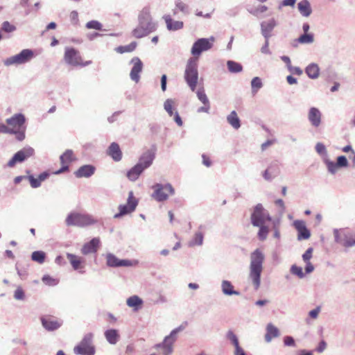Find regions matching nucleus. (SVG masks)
I'll return each instance as SVG.
<instances>
[{
    "mask_svg": "<svg viewBox=\"0 0 355 355\" xmlns=\"http://www.w3.org/2000/svg\"><path fill=\"white\" fill-rule=\"evenodd\" d=\"M299 12L303 17H308L312 12L311 4L308 0H302L297 3Z\"/></svg>",
    "mask_w": 355,
    "mask_h": 355,
    "instance_id": "nucleus-35",
    "label": "nucleus"
},
{
    "mask_svg": "<svg viewBox=\"0 0 355 355\" xmlns=\"http://www.w3.org/2000/svg\"><path fill=\"white\" fill-rule=\"evenodd\" d=\"M227 65L228 70L231 73H239L241 72L243 69V67L241 64L232 60L227 61Z\"/></svg>",
    "mask_w": 355,
    "mask_h": 355,
    "instance_id": "nucleus-45",
    "label": "nucleus"
},
{
    "mask_svg": "<svg viewBox=\"0 0 355 355\" xmlns=\"http://www.w3.org/2000/svg\"><path fill=\"white\" fill-rule=\"evenodd\" d=\"M42 282L47 286H56L59 280L56 278L52 277L49 275H44L42 278Z\"/></svg>",
    "mask_w": 355,
    "mask_h": 355,
    "instance_id": "nucleus-49",
    "label": "nucleus"
},
{
    "mask_svg": "<svg viewBox=\"0 0 355 355\" xmlns=\"http://www.w3.org/2000/svg\"><path fill=\"white\" fill-rule=\"evenodd\" d=\"M221 291L223 295L227 296L240 295V292L234 290V287L229 280H223L221 282Z\"/></svg>",
    "mask_w": 355,
    "mask_h": 355,
    "instance_id": "nucleus-30",
    "label": "nucleus"
},
{
    "mask_svg": "<svg viewBox=\"0 0 355 355\" xmlns=\"http://www.w3.org/2000/svg\"><path fill=\"white\" fill-rule=\"evenodd\" d=\"M67 257L73 270H78L85 268V260L83 258L71 253H67Z\"/></svg>",
    "mask_w": 355,
    "mask_h": 355,
    "instance_id": "nucleus-28",
    "label": "nucleus"
},
{
    "mask_svg": "<svg viewBox=\"0 0 355 355\" xmlns=\"http://www.w3.org/2000/svg\"><path fill=\"white\" fill-rule=\"evenodd\" d=\"M154 192L152 197L158 202H163L168 199L169 195H173L175 190L169 183L164 185L156 184L153 187Z\"/></svg>",
    "mask_w": 355,
    "mask_h": 355,
    "instance_id": "nucleus-14",
    "label": "nucleus"
},
{
    "mask_svg": "<svg viewBox=\"0 0 355 355\" xmlns=\"http://www.w3.org/2000/svg\"><path fill=\"white\" fill-rule=\"evenodd\" d=\"M42 324L47 331H54L60 328L62 324V321L52 318H42Z\"/></svg>",
    "mask_w": 355,
    "mask_h": 355,
    "instance_id": "nucleus-29",
    "label": "nucleus"
},
{
    "mask_svg": "<svg viewBox=\"0 0 355 355\" xmlns=\"http://www.w3.org/2000/svg\"><path fill=\"white\" fill-rule=\"evenodd\" d=\"M204 105L199 107L197 110L198 113L205 112V113H209L210 110V103H206L203 104Z\"/></svg>",
    "mask_w": 355,
    "mask_h": 355,
    "instance_id": "nucleus-62",
    "label": "nucleus"
},
{
    "mask_svg": "<svg viewBox=\"0 0 355 355\" xmlns=\"http://www.w3.org/2000/svg\"><path fill=\"white\" fill-rule=\"evenodd\" d=\"M35 58L34 51L30 49H24L19 53L6 58L3 63L6 66L21 65L31 62Z\"/></svg>",
    "mask_w": 355,
    "mask_h": 355,
    "instance_id": "nucleus-8",
    "label": "nucleus"
},
{
    "mask_svg": "<svg viewBox=\"0 0 355 355\" xmlns=\"http://www.w3.org/2000/svg\"><path fill=\"white\" fill-rule=\"evenodd\" d=\"M314 42L313 33H303L293 42V46L296 47L300 44H311Z\"/></svg>",
    "mask_w": 355,
    "mask_h": 355,
    "instance_id": "nucleus-32",
    "label": "nucleus"
},
{
    "mask_svg": "<svg viewBox=\"0 0 355 355\" xmlns=\"http://www.w3.org/2000/svg\"><path fill=\"white\" fill-rule=\"evenodd\" d=\"M105 257L106 264L109 267H130L138 264V261L137 260L119 259L112 253H107Z\"/></svg>",
    "mask_w": 355,
    "mask_h": 355,
    "instance_id": "nucleus-16",
    "label": "nucleus"
},
{
    "mask_svg": "<svg viewBox=\"0 0 355 355\" xmlns=\"http://www.w3.org/2000/svg\"><path fill=\"white\" fill-rule=\"evenodd\" d=\"M214 42L215 38L212 36L209 38L198 39L191 47V53L198 59L202 52L207 51L213 47Z\"/></svg>",
    "mask_w": 355,
    "mask_h": 355,
    "instance_id": "nucleus-12",
    "label": "nucleus"
},
{
    "mask_svg": "<svg viewBox=\"0 0 355 355\" xmlns=\"http://www.w3.org/2000/svg\"><path fill=\"white\" fill-rule=\"evenodd\" d=\"M313 249L312 248H309L306 252L302 254V259L304 263L311 262L310 260L313 256Z\"/></svg>",
    "mask_w": 355,
    "mask_h": 355,
    "instance_id": "nucleus-56",
    "label": "nucleus"
},
{
    "mask_svg": "<svg viewBox=\"0 0 355 355\" xmlns=\"http://www.w3.org/2000/svg\"><path fill=\"white\" fill-rule=\"evenodd\" d=\"M290 272L292 275L297 276L300 279L305 277V273L303 272L302 268L295 264L291 266Z\"/></svg>",
    "mask_w": 355,
    "mask_h": 355,
    "instance_id": "nucleus-47",
    "label": "nucleus"
},
{
    "mask_svg": "<svg viewBox=\"0 0 355 355\" xmlns=\"http://www.w3.org/2000/svg\"><path fill=\"white\" fill-rule=\"evenodd\" d=\"M99 244L100 239L98 238H94L89 242L83 245L81 248V253L85 255L95 253L97 251Z\"/></svg>",
    "mask_w": 355,
    "mask_h": 355,
    "instance_id": "nucleus-23",
    "label": "nucleus"
},
{
    "mask_svg": "<svg viewBox=\"0 0 355 355\" xmlns=\"http://www.w3.org/2000/svg\"><path fill=\"white\" fill-rule=\"evenodd\" d=\"M24 297H25L24 292L22 290V288L20 287L17 288L15 290V293H14L15 299H16L17 300H23L24 299Z\"/></svg>",
    "mask_w": 355,
    "mask_h": 355,
    "instance_id": "nucleus-58",
    "label": "nucleus"
},
{
    "mask_svg": "<svg viewBox=\"0 0 355 355\" xmlns=\"http://www.w3.org/2000/svg\"><path fill=\"white\" fill-rule=\"evenodd\" d=\"M46 254L43 251H35L31 254V259L33 261H36L39 263H43L45 261Z\"/></svg>",
    "mask_w": 355,
    "mask_h": 355,
    "instance_id": "nucleus-46",
    "label": "nucleus"
},
{
    "mask_svg": "<svg viewBox=\"0 0 355 355\" xmlns=\"http://www.w3.org/2000/svg\"><path fill=\"white\" fill-rule=\"evenodd\" d=\"M322 114L319 109L311 107L308 112V119L312 126L318 128L321 124Z\"/></svg>",
    "mask_w": 355,
    "mask_h": 355,
    "instance_id": "nucleus-21",
    "label": "nucleus"
},
{
    "mask_svg": "<svg viewBox=\"0 0 355 355\" xmlns=\"http://www.w3.org/2000/svg\"><path fill=\"white\" fill-rule=\"evenodd\" d=\"M62 165H68L75 159L73 153L71 150H67L60 157Z\"/></svg>",
    "mask_w": 355,
    "mask_h": 355,
    "instance_id": "nucleus-42",
    "label": "nucleus"
},
{
    "mask_svg": "<svg viewBox=\"0 0 355 355\" xmlns=\"http://www.w3.org/2000/svg\"><path fill=\"white\" fill-rule=\"evenodd\" d=\"M205 230V225H199L198 230L194 233V234L191 236V238L189 241L188 246L190 248H193L196 246L202 245L203 241H204Z\"/></svg>",
    "mask_w": 355,
    "mask_h": 355,
    "instance_id": "nucleus-19",
    "label": "nucleus"
},
{
    "mask_svg": "<svg viewBox=\"0 0 355 355\" xmlns=\"http://www.w3.org/2000/svg\"><path fill=\"white\" fill-rule=\"evenodd\" d=\"M154 159L155 152L153 150H148L141 156L137 164L142 166L145 170L152 164Z\"/></svg>",
    "mask_w": 355,
    "mask_h": 355,
    "instance_id": "nucleus-25",
    "label": "nucleus"
},
{
    "mask_svg": "<svg viewBox=\"0 0 355 355\" xmlns=\"http://www.w3.org/2000/svg\"><path fill=\"white\" fill-rule=\"evenodd\" d=\"M98 220L93 216L87 214L71 212L66 218L65 223L67 226H77L85 227L97 223Z\"/></svg>",
    "mask_w": 355,
    "mask_h": 355,
    "instance_id": "nucleus-5",
    "label": "nucleus"
},
{
    "mask_svg": "<svg viewBox=\"0 0 355 355\" xmlns=\"http://www.w3.org/2000/svg\"><path fill=\"white\" fill-rule=\"evenodd\" d=\"M315 149L320 155L322 162L324 164L327 172L331 175H335L340 168H345L348 166V161L345 156L340 155L337 157L336 162L331 160L326 146L321 142L315 144Z\"/></svg>",
    "mask_w": 355,
    "mask_h": 355,
    "instance_id": "nucleus-3",
    "label": "nucleus"
},
{
    "mask_svg": "<svg viewBox=\"0 0 355 355\" xmlns=\"http://www.w3.org/2000/svg\"><path fill=\"white\" fill-rule=\"evenodd\" d=\"M284 345L286 346H294L295 340L291 336H286L284 339Z\"/></svg>",
    "mask_w": 355,
    "mask_h": 355,
    "instance_id": "nucleus-61",
    "label": "nucleus"
},
{
    "mask_svg": "<svg viewBox=\"0 0 355 355\" xmlns=\"http://www.w3.org/2000/svg\"><path fill=\"white\" fill-rule=\"evenodd\" d=\"M143 303L142 299L137 295H132L126 300L127 305L135 311L139 310L142 307Z\"/></svg>",
    "mask_w": 355,
    "mask_h": 355,
    "instance_id": "nucleus-33",
    "label": "nucleus"
},
{
    "mask_svg": "<svg viewBox=\"0 0 355 355\" xmlns=\"http://www.w3.org/2000/svg\"><path fill=\"white\" fill-rule=\"evenodd\" d=\"M64 60L67 64L74 67H86L92 63V61L90 60L83 62L80 52L72 47L65 48Z\"/></svg>",
    "mask_w": 355,
    "mask_h": 355,
    "instance_id": "nucleus-10",
    "label": "nucleus"
},
{
    "mask_svg": "<svg viewBox=\"0 0 355 355\" xmlns=\"http://www.w3.org/2000/svg\"><path fill=\"white\" fill-rule=\"evenodd\" d=\"M137 21V26L132 31V35L135 38L144 37L157 28V24L153 20L149 6H145L139 11Z\"/></svg>",
    "mask_w": 355,
    "mask_h": 355,
    "instance_id": "nucleus-1",
    "label": "nucleus"
},
{
    "mask_svg": "<svg viewBox=\"0 0 355 355\" xmlns=\"http://www.w3.org/2000/svg\"><path fill=\"white\" fill-rule=\"evenodd\" d=\"M198 100L203 104L210 103L203 88L198 89L196 92Z\"/></svg>",
    "mask_w": 355,
    "mask_h": 355,
    "instance_id": "nucleus-52",
    "label": "nucleus"
},
{
    "mask_svg": "<svg viewBox=\"0 0 355 355\" xmlns=\"http://www.w3.org/2000/svg\"><path fill=\"white\" fill-rule=\"evenodd\" d=\"M227 121L228 123L234 129L238 130L241 127L240 119L236 112L233 110L227 116Z\"/></svg>",
    "mask_w": 355,
    "mask_h": 355,
    "instance_id": "nucleus-40",
    "label": "nucleus"
},
{
    "mask_svg": "<svg viewBox=\"0 0 355 355\" xmlns=\"http://www.w3.org/2000/svg\"><path fill=\"white\" fill-rule=\"evenodd\" d=\"M108 154L112 159L119 162L122 158V153L120 150L119 146L116 143H112L108 149Z\"/></svg>",
    "mask_w": 355,
    "mask_h": 355,
    "instance_id": "nucleus-36",
    "label": "nucleus"
},
{
    "mask_svg": "<svg viewBox=\"0 0 355 355\" xmlns=\"http://www.w3.org/2000/svg\"><path fill=\"white\" fill-rule=\"evenodd\" d=\"M174 104L175 101L171 98L166 99L164 103V108L170 116H173L175 114L173 111Z\"/></svg>",
    "mask_w": 355,
    "mask_h": 355,
    "instance_id": "nucleus-48",
    "label": "nucleus"
},
{
    "mask_svg": "<svg viewBox=\"0 0 355 355\" xmlns=\"http://www.w3.org/2000/svg\"><path fill=\"white\" fill-rule=\"evenodd\" d=\"M322 308L320 306H317L313 309L311 310L308 313L307 317L305 318V322L307 324H311L314 320L318 319L321 312Z\"/></svg>",
    "mask_w": 355,
    "mask_h": 355,
    "instance_id": "nucleus-41",
    "label": "nucleus"
},
{
    "mask_svg": "<svg viewBox=\"0 0 355 355\" xmlns=\"http://www.w3.org/2000/svg\"><path fill=\"white\" fill-rule=\"evenodd\" d=\"M173 120L175 121V122L177 123V125L180 127L182 126L183 125V122L182 121V119L181 117L180 116L178 112H175V114H173Z\"/></svg>",
    "mask_w": 355,
    "mask_h": 355,
    "instance_id": "nucleus-64",
    "label": "nucleus"
},
{
    "mask_svg": "<svg viewBox=\"0 0 355 355\" xmlns=\"http://www.w3.org/2000/svg\"><path fill=\"white\" fill-rule=\"evenodd\" d=\"M137 43L135 42H131L128 45L121 46L117 48V51L123 53L125 52H131L135 49Z\"/></svg>",
    "mask_w": 355,
    "mask_h": 355,
    "instance_id": "nucleus-50",
    "label": "nucleus"
},
{
    "mask_svg": "<svg viewBox=\"0 0 355 355\" xmlns=\"http://www.w3.org/2000/svg\"><path fill=\"white\" fill-rule=\"evenodd\" d=\"M138 205V200L135 198L133 192L128 193V198L127 203L125 205H120L118 207L119 213L114 215V218H119L125 215L133 212Z\"/></svg>",
    "mask_w": 355,
    "mask_h": 355,
    "instance_id": "nucleus-15",
    "label": "nucleus"
},
{
    "mask_svg": "<svg viewBox=\"0 0 355 355\" xmlns=\"http://www.w3.org/2000/svg\"><path fill=\"white\" fill-rule=\"evenodd\" d=\"M250 220L253 226H260L267 221H271L272 218L268 211L263 208V205L259 203L254 207Z\"/></svg>",
    "mask_w": 355,
    "mask_h": 355,
    "instance_id": "nucleus-11",
    "label": "nucleus"
},
{
    "mask_svg": "<svg viewBox=\"0 0 355 355\" xmlns=\"http://www.w3.org/2000/svg\"><path fill=\"white\" fill-rule=\"evenodd\" d=\"M261 52L263 54H271V51L269 49V40L266 39L265 44L261 49Z\"/></svg>",
    "mask_w": 355,
    "mask_h": 355,
    "instance_id": "nucleus-60",
    "label": "nucleus"
},
{
    "mask_svg": "<svg viewBox=\"0 0 355 355\" xmlns=\"http://www.w3.org/2000/svg\"><path fill=\"white\" fill-rule=\"evenodd\" d=\"M8 129H12L11 135H15L18 141H23L25 139L26 122L25 116L23 114H15L6 120Z\"/></svg>",
    "mask_w": 355,
    "mask_h": 355,
    "instance_id": "nucleus-4",
    "label": "nucleus"
},
{
    "mask_svg": "<svg viewBox=\"0 0 355 355\" xmlns=\"http://www.w3.org/2000/svg\"><path fill=\"white\" fill-rule=\"evenodd\" d=\"M10 132H13L12 129H8V125L0 123V133L10 134Z\"/></svg>",
    "mask_w": 355,
    "mask_h": 355,
    "instance_id": "nucleus-63",
    "label": "nucleus"
},
{
    "mask_svg": "<svg viewBox=\"0 0 355 355\" xmlns=\"http://www.w3.org/2000/svg\"><path fill=\"white\" fill-rule=\"evenodd\" d=\"M176 9H178L179 11L182 12L184 15L189 14V6L182 2V1H178L176 3Z\"/></svg>",
    "mask_w": 355,
    "mask_h": 355,
    "instance_id": "nucleus-54",
    "label": "nucleus"
},
{
    "mask_svg": "<svg viewBox=\"0 0 355 355\" xmlns=\"http://www.w3.org/2000/svg\"><path fill=\"white\" fill-rule=\"evenodd\" d=\"M34 154V149L31 147H25L17 152L7 163L10 168L15 166L17 163L23 162Z\"/></svg>",
    "mask_w": 355,
    "mask_h": 355,
    "instance_id": "nucleus-17",
    "label": "nucleus"
},
{
    "mask_svg": "<svg viewBox=\"0 0 355 355\" xmlns=\"http://www.w3.org/2000/svg\"><path fill=\"white\" fill-rule=\"evenodd\" d=\"M263 87V83L259 77H254L251 80L252 93L256 94Z\"/></svg>",
    "mask_w": 355,
    "mask_h": 355,
    "instance_id": "nucleus-43",
    "label": "nucleus"
},
{
    "mask_svg": "<svg viewBox=\"0 0 355 355\" xmlns=\"http://www.w3.org/2000/svg\"><path fill=\"white\" fill-rule=\"evenodd\" d=\"M265 340L267 343L271 342L273 338L279 336V331L273 324L268 323L266 328Z\"/></svg>",
    "mask_w": 355,
    "mask_h": 355,
    "instance_id": "nucleus-31",
    "label": "nucleus"
},
{
    "mask_svg": "<svg viewBox=\"0 0 355 355\" xmlns=\"http://www.w3.org/2000/svg\"><path fill=\"white\" fill-rule=\"evenodd\" d=\"M107 341L111 345H115L119 340V334L118 330L110 329H107L104 333Z\"/></svg>",
    "mask_w": 355,
    "mask_h": 355,
    "instance_id": "nucleus-37",
    "label": "nucleus"
},
{
    "mask_svg": "<svg viewBox=\"0 0 355 355\" xmlns=\"http://www.w3.org/2000/svg\"><path fill=\"white\" fill-rule=\"evenodd\" d=\"M86 27L88 29L101 30L102 24L98 21L92 20L86 24Z\"/></svg>",
    "mask_w": 355,
    "mask_h": 355,
    "instance_id": "nucleus-55",
    "label": "nucleus"
},
{
    "mask_svg": "<svg viewBox=\"0 0 355 355\" xmlns=\"http://www.w3.org/2000/svg\"><path fill=\"white\" fill-rule=\"evenodd\" d=\"M184 79L191 90L194 92L198 80L197 58H191L188 60L184 71Z\"/></svg>",
    "mask_w": 355,
    "mask_h": 355,
    "instance_id": "nucleus-6",
    "label": "nucleus"
},
{
    "mask_svg": "<svg viewBox=\"0 0 355 355\" xmlns=\"http://www.w3.org/2000/svg\"><path fill=\"white\" fill-rule=\"evenodd\" d=\"M144 171V168L137 164L127 172V178L130 181L137 180Z\"/></svg>",
    "mask_w": 355,
    "mask_h": 355,
    "instance_id": "nucleus-38",
    "label": "nucleus"
},
{
    "mask_svg": "<svg viewBox=\"0 0 355 355\" xmlns=\"http://www.w3.org/2000/svg\"><path fill=\"white\" fill-rule=\"evenodd\" d=\"M279 173L278 167L271 165L263 172L262 176L265 180L270 182L279 175Z\"/></svg>",
    "mask_w": 355,
    "mask_h": 355,
    "instance_id": "nucleus-34",
    "label": "nucleus"
},
{
    "mask_svg": "<svg viewBox=\"0 0 355 355\" xmlns=\"http://www.w3.org/2000/svg\"><path fill=\"white\" fill-rule=\"evenodd\" d=\"M305 72L309 78L316 79L320 74L319 66L315 63H311L306 67Z\"/></svg>",
    "mask_w": 355,
    "mask_h": 355,
    "instance_id": "nucleus-39",
    "label": "nucleus"
},
{
    "mask_svg": "<svg viewBox=\"0 0 355 355\" xmlns=\"http://www.w3.org/2000/svg\"><path fill=\"white\" fill-rule=\"evenodd\" d=\"M130 63L132 64V67L130 73V78L132 81L137 83L140 80V73L143 70L144 66L143 63L138 57H134L130 60Z\"/></svg>",
    "mask_w": 355,
    "mask_h": 355,
    "instance_id": "nucleus-18",
    "label": "nucleus"
},
{
    "mask_svg": "<svg viewBox=\"0 0 355 355\" xmlns=\"http://www.w3.org/2000/svg\"><path fill=\"white\" fill-rule=\"evenodd\" d=\"M288 69L291 73L298 76L302 75L303 73L302 70L298 67H293L292 65H289Z\"/></svg>",
    "mask_w": 355,
    "mask_h": 355,
    "instance_id": "nucleus-59",
    "label": "nucleus"
},
{
    "mask_svg": "<svg viewBox=\"0 0 355 355\" xmlns=\"http://www.w3.org/2000/svg\"><path fill=\"white\" fill-rule=\"evenodd\" d=\"M335 242L345 248L355 245V232L348 228L334 229L333 230Z\"/></svg>",
    "mask_w": 355,
    "mask_h": 355,
    "instance_id": "nucleus-7",
    "label": "nucleus"
},
{
    "mask_svg": "<svg viewBox=\"0 0 355 355\" xmlns=\"http://www.w3.org/2000/svg\"><path fill=\"white\" fill-rule=\"evenodd\" d=\"M162 18L165 21L166 28L168 31H175L183 28L184 24L182 21L173 20L171 16L168 14L164 15Z\"/></svg>",
    "mask_w": 355,
    "mask_h": 355,
    "instance_id": "nucleus-27",
    "label": "nucleus"
},
{
    "mask_svg": "<svg viewBox=\"0 0 355 355\" xmlns=\"http://www.w3.org/2000/svg\"><path fill=\"white\" fill-rule=\"evenodd\" d=\"M276 26L277 21L273 18L261 23V34L265 39L269 40L271 36L270 33Z\"/></svg>",
    "mask_w": 355,
    "mask_h": 355,
    "instance_id": "nucleus-22",
    "label": "nucleus"
},
{
    "mask_svg": "<svg viewBox=\"0 0 355 355\" xmlns=\"http://www.w3.org/2000/svg\"><path fill=\"white\" fill-rule=\"evenodd\" d=\"M1 30L5 33H10L15 31L17 30V27L9 21H5L2 23Z\"/></svg>",
    "mask_w": 355,
    "mask_h": 355,
    "instance_id": "nucleus-51",
    "label": "nucleus"
},
{
    "mask_svg": "<svg viewBox=\"0 0 355 355\" xmlns=\"http://www.w3.org/2000/svg\"><path fill=\"white\" fill-rule=\"evenodd\" d=\"M227 338L232 342V343L234 345L235 349L241 347L239 346L238 338L233 331H229L227 333Z\"/></svg>",
    "mask_w": 355,
    "mask_h": 355,
    "instance_id": "nucleus-53",
    "label": "nucleus"
},
{
    "mask_svg": "<svg viewBox=\"0 0 355 355\" xmlns=\"http://www.w3.org/2000/svg\"><path fill=\"white\" fill-rule=\"evenodd\" d=\"M93 335L86 334L80 343L73 349V352L77 355H94L95 349L92 345Z\"/></svg>",
    "mask_w": 355,
    "mask_h": 355,
    "instance_id": "nucleus-13",
    "label": "nucleus"
},
{
    "mask_svg": "<svg viewBox=\"0 0 355 355\" xmlns=\"http://www.w3.org/2000/svg\"><path fill=\"white\" fill-rule=\"evenodd\" d=\"M293 225L298 232V240H306L311 236L310 231L306 228L305 222L300 220L294 221Z\"/></svg>",
    "mask_w": 355,
    "mask_h": 355,
    "instance_id": "nucleus-20",
    "label": "nucleus"
},
{
    "mask_svg": "<svg viewBox=\"0 0 355 355\" xmlns=\"http://www.w3.org/2000/svg\"><path fill=\"white\" fill-rule=\"evenodd\" d=\"M264 261L265 254L261 249L257 248L250 253L248 278L256 291L261 286V276L263 270Z\"/></svg>",
    "mask_w": 355,
    "mask_h": 355,
    "instance_id": "nucleus-2",
    "label": "nucleus"
},
{
    "mask_svg": "<svg viewBox=\"0 0 355 355\" xmlns=\"http://www.w3.org/2000/svg\"><path fill=\"white\" fill-rule=\"evenodd\" d=\"M50 176V173L47 171H44L40 173L37 178H35L33 175L26 176L28 180L31 187L33 189L38 188L41 186L42 182L45 181Z\"/></svg>",
    "mask_w": 355,
    "mask_h": 355,
    "instance_id": "nucleus-24",
    "label": "nucleus"
},
{
    "mask_svg": "<svg viewBox=\"0 0 355 355\" xmlns=\"http://www.w3.org/2000/svg\"><path fill=\"white\" fill-rule=\"evenodd\" d=\"M95 171L96 168L94 166L86 164L80 166L76 171H75L74 175L78 178H87L93 175Z\"/></svg>",
    "mask_w": 355,
    "mask_h": 355,
    "instance_id": "nucleus-26",
    "label": "nucleus"
},
{
    "mask_svg": "<svg viewBox=\"0 0 355 355\" xmlns=\"http://www.w3.org/2000/svg\"><path fill=\"white\" fill-rule=\"evenodd\" d=\"M272 229L274 230V234H273V236L276 239H279L280 237V233H279V220L277 219V220H275L272 221Z\"/></svg>",
    "mask_w": 355,
    "mask_h": 355,
    "instance_id": "nucleus-57",
    "label": "nucleus"
},
{
    "mask_svg": "<svg viewBox=\"0 0 355 355\" xmlns=\"http://www.w3.org/2000/svg\"><path fill=\"white\" fill-rule=\"evenodd\" d=\"M257 227H259V232L257 233L259 239L260 241H265L267 239L268 234L269 233V227L266 225V223H263L261 225Z\"/></svg>",
    "mask_w": 355,
    "mask_h": 355,
    "instance_id": "nucleus-44",
    "label": "nucleus"
},
{
    "mask_svg": "<svg viewBox=\"0 0 355 355\" xmlns=\"http://www.w3.org/2000/svg\"><path fill=\"white\" fill-rule=\"evenodd\" d=\"M184 328V327L180 325L174 329L168 336L165 337L163 343L155 346L156 348L161 351L162 355H171L173 352V345L177 339L178 334L182 331Z\"/></svg>",
    "mask_w": 355,
    "mask_h": 355,
    "instance_id": "nucleus-9",
    "label": "nucleus"
}]
</instances>
